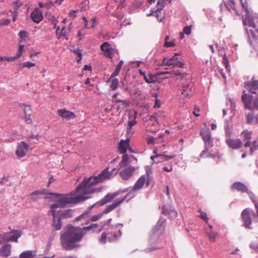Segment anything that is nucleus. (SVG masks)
<instances>
[{
    "mask_svg": "<svg viewBox=\"0 0 258 258\" xmlns=\"http://www.w3.org/2000/svg\"><path fill=\"white\" fill-rule=\"evenodd\" d=\"M99 225L97 223L82 228L79 227L69 226L65 228L60 233V243L62 247L67 250H71L79 246V243L85 235L84 231L92 230L98 231Z\"/></svg>",
    "mask_w": 258,
    "mask_h": 258,
    "instance_id": "obj_1",
    "label": "nucleus"
},
{
    "mask_svg": "<svg viewBox=\"0 0 258 258\" xmlns=\"http://www.w3.org/2000/svg\"><path fill=\"white\" fill-rule=\"evenodd\" d=\"M110 179L108 168L103 170L98 176L85 177L83 181L76 187V192H82L85 195H90L100 190L94 187L98 183L102 182L106 179Z\"/></svg>",
    "mask_w": 258,
    "mask_h": 258,
    "instance_id": "obj_2",
    "label": "nucleus"
},
{
    "mask_svg": "<svg viewBox=\"0 0 258 258\" xmlns=\"http://www.w3.org/2000/svg\"><path fill=\"white\" fill-rule=\"evenodd\" d=\"M76 197H72L70 195H63L56 193H50L55 198V201L58 202L62 207H64L68 204H77L80 202L85 201L91 197L81 192Z\"/></svg>",
    "mask_w": 258,
    "mask_h": 258,
    "instance_id": "obj_3",
    "label": "nucleus"
},
{
    "mask_svg": "<svg viewBox=\"0 0 258 258\" xmlns=\"http://www.w3.org/2000/svg\"><path fill=\"white\" fill-rule=\"evenodd\" d=\"M200 134L202 136L204 142L205 146V149L201 152L200 156L201 157H206L205 154H206L208 152L209 149L213 146V139L212 138L211 132L209 128L201 129Z\"/></svg>",
    "mask_w": 258,
    "mask_h": 258,
    "instance_id": "obj_4",
    "label": "nucleus"
},
{
    "mask_svg": "<svg viewBox=\"0 0 258 258\" xmlns=\"http://www.w3.org/2000/svg\"><path fill=\"white\" fill-rule=\"evenodd\" d=\"M21 236V232L19 230H12L9 232H5L0 234V245L6 244L9 242H17Z\"/></svg>",
    "mask_w": 258,
    "mask_h": 258,
    "instance_id": "obj_5",
    "label": "nucleus"
},
{
    "mask_svg": "<svg viewBox=\"0 0 258 258\" xmlns=\"http://www.w3.org/2000/svg\"><path fill=\"white\" fill-rule=\"evenodd\" d=\"M242 9L245 13L244 17L243 16V21L245 25L255 27V24L251 16L250 9L248 8L247 0H239Z\"/></svg>",
    "mask_w": 258,
    "mask_h": 258,
    "instance_id": "obj_6",
    "label": "nucleus"
},
{
    "mask_svg": "<svg viewBox=\"0 0 258 258\" xmlns=\"http://www.w3.org/2000/svg\"><path fill=\"white\" fill-rule=\"evenodd\" d=\"M146 182V175H143L136 181L134 186L130 190L126 188L122 192L128 191L126 197H129L130 199L133 198L135 196V192L142 189Z\"/></svg>",
    "mask_w": 258,
    "mask_h": 258,
    "instance_id": "obj_7",
    "label": "nucleus"
},
{
    "mask_svg": "<svg viewBox=\"0 0 258 258\" xmlns=\"http://www.w3.org/2000/svg\"><path fill=\"white\" fill-rule=\"evenodd\" d=\"M241 216L243 220L245 226L249 229L251 228L250 224L251 223V218L255 222L256 219V215L255 213L250 209H244L242 213Z\"/></svg>",
    "mask_w": 258,
    "mask_h": 258,
    "instance_id": "obj_8",
    "label": "nucleus"
},
{
    "mask_svg": "<svg viewBox=\"0 0 258 258\" xmlns=\"http://www.w3.org/2000/svg\"><path fill=\"white\" fill-rule=\"evenodd\" d=\"M100 48L104 52V55L110 59L112 58L113 55L118 53L117 50L112 48L108 42L102 43L100 46Z\"/></svg>",
    "mask_w": 258,
    "mask_h": 258,
    "instance_id": "obj_9",
    "label": "nucleus"
},
{
    "mask_svg": "<svg viewBox=\"0 0 258 258\" xmlns=\"http://www.w3.org/2000/svg\"><path fill=\"white\" fill-rule=\"evenodd\" d=\"M120 191H116L113 193L107 194L103 199L100 200L99 201L96 202L92 205V208L95 206H102L106 204L109 203L113 201L119 194Z\"/></svg>",
    "mask_w": 258,
    "mask_h": 258,
    "instance_id": "obj_10",
    "label": "nucleus"
},
{
    "mask_svg": "<svg viewBox=\"0 0 258 258\" xmlns=\"http://www.w3.org/2000/svg\"><path fill=\"white\" fill-rule=\"evenodd\" d=\"M29 149V145L24 141H21L17 143V149L16 154L19 158L24 157Z\"/></svg>",
    "mask_w": 258,
    "mask_h": 258,
    "instance_id": "obj_11",
    "label": "nucleus"
},
{
    "mask_svg": "<svg viewBox=\"0 0 258 258\" xmlns=\"http://www.w3.org/2000/svg\"><path fill=\"white\" fill-rule=\"evenodd\" d=\"M159 228L158 225L156 226L154 229V231L151 234L149 239L150 245L156 244L160 241V235L161 233V230H159Z\"/></svg>",
    "mask_w": 258,
    "mask_h": 258,
    "instance_id": "obj_12",
    "label": "nucleus"
},
{
    "mask_svg": "<svg viewBox=\"0 0 258 258\" xmlns=\"http://www.w3.org/2000/svg\"><path fill=\"white\" fill-rule=\"evenodd\" d=\"M153 153L155 155L152 156L151 157V159L154 162L156 163L162 162L164 161H167L171 159H172L175 157V155H166L163 154H158L157 151L156 150L153 151Z\"/></svg>",
    "mask_w": 258,
    "mask_h": 258,
    "instance_id": "obj_13",
    "label": "nucleus"
},
{
    "mask_svg": "<svg viewBox=\"0 0 258 258\" xmlns=\"http://www.w3.org/2000/svg\"><path fill=\"white\" fill-rule=\"evenodd\" d=\"M52 211L61 219L71 218L74 214V211L71 209Z\"/></svg>",
    "mask_w": 258,
    "mask_h": 258,
    "instance_id": "obj_14",
    "label": "nucleus"
},
{
    "mask_svg": "<svg viewBox=\"0 0 258 258\" xmlns=\"http://www.w3.org/2000/svg\"><path fill=\"white\" fill-rule=\"evenodd\" d=\"M135 171L134 167L128 166L122 169L119 172V175L123 180H127L133 175Z\"/></svg>",
    "mask_w": 258,
    "mask_h": 258,
    "instance_id": "obj_15",
    "label": "nucleus"
},
{
    "mask_svg": "<svg viewBox=\"0 0 258 258\" xmlns=\"http://www.w3.org/2000/svg\"><path fill=\"white\" fill-rule=\"evenodd\" d=\"M126 197L122 198L121 199H116L113 203L109 205L106 206L105 209L104 210L102 213L103 214H106L110 212L113 211L114 209L116 208L118 206H119L125 199Z\"/></svg>",
    "mask_w": 258,
    "mask_h": 258,
    "instance_id": "obj_16",
    "label": "nucleus"
},
{
    "mask_svg": "<svg viewBox=\"0 0 258 258\" xmlns=\"http://www.w3.org/2000/svg\"><path fill=\"white\" fill-rule=\"evenodd\" d=\"M158 75L163 74H172L175 76L179 77L181 80L186 79V77L188 76L186 73H182L179 70H173L170 71H162L158 73Z\"/></svg>",
    "mask_w": 258,
    "mask_h": 258,
    "instance_id": "obj_17",
    "label": "nucleus"
},
{
    "mask_svg": "<svg viewBox=\"0 0 258 258\" xmlns=\"http://www.w3.org/2000/svg\"><path fill=\"white\" fill-rule=\"evenodd\" d=\"M227 9L232 14L240 16V14L235 7V3L234 0H228L225 3Z\"/></svg>",
    "mask_w": 258,
    "mask_h": 258,
    "instance_id": "obj_18",
    "label": "nucleus"
},
{
    "mask_svg": "<svg viewBox=\"0 0 258 258\" xmlns=\"http://www.w3.org/2000/svg\"><path fill=\"white\" fill-rule=\"evenodd\" d=\"M52 226L53 229L56 230H60L62 227V222L61 219L60 218L57 214H56L52 210Z\"/></svg>",
    "mask_w": 258,
    "mask_h": 258,
    "instance_id": "obj_19",
    "label": "nucleus"
},
{
    "mask_svg": "<svg viewBox=\"0 0 258 258\" xmlns=\"http://www.w3.org/2000/svg\"><path fill=\"white\" fill-rule=\"evenodd\" d=\"M31 18L33 22L39 23L43 19V16L41 10L39 8H36L31 14Z\"/></svg>",
    "mask_w": 258,
    "mask_h": 258,
    "instance_id": "obj_20",
    "label": "nucleus"
},
{
    "mask_svg": "<svg viewBox=\"0 0 258 258\" xmlns=\"http://www.w3.org/2000/svg\"><path fill=\"white\" fill-rule=\"evenodd\" d=\"M226 143L229 146V147L234 149L240 148L242 144L241 141L239 139L235 140L231 138H228L226 139Z\"/></svg>",
    "mask_w": 258,
    "mask_h": 258,
    "instance_id": "obj_21",
    "label": "nucleus"
},
{
    "mask_svg": "<svg viewBox=\"0 0 258 258\" xmlns=\"http://www.w3.org/2000/svg\"><path fill=\"white\" fill-rule=\"evenodd\" d=\"M243 141H246L244 143L245 147H250L251 144L250 140L251 138L252 132L248 130H244L241 133Z\"/></svg>",
    "mask_w": 258,
    "mask_h": 258,
    "instance_id": "obj_22",
    "label": "nucleus"
},
{
    "mask_svg": "<svg viewBox=\"0 0 258 258\" xmlns=\"http://www.w3.org/2000/svg\"><path fill=\"white\" fill-rule=\"evenodd\" d=\"M231 188L233 190H236L242 192L249 193L247 186L244 184L240 182H234L232 184Z\"/></svg>",
    "mask_w": 258,
    "mask_h": 258,
    "instance_id": "obj_23",
    "label": "nucleus"
},
{
    "mask_svg": "<svg viewBox=\"0 0 258 258\" xmlns=\"http://www.w3.org/2000/svg\"><path fill=\"white\" fill-rule=\"evenodd\" d=\"M178 53H175L173 56L170 58L164 57L162 60V63L165 66H174L177 60Z\"/></svg>",
    "mask_w": 258,
    "mask_h": 258,
    "instance_id": "obj_24",
    "label": "nucleus"
},
{
    "mask_svg": "<svg viewBox=\"0 0 258 258\" xmlns=\"http://www.w3.org/2000/svg\"><path fill=\"white\" fill-rule=\"evenodd\" d=\"M4 244L0 248V256L7 257L11 254L12 246L7 243Z\"/></svg>",
    "mask_w": 258,
    "mask_h": 258,
    "instance_id": "obj_25",
    "label": "nucleus"
},
{
    "mask_svg": "<svg viewBox=\"0 0 258 258\" xmlns=\"http://www.w3.org/2000/svg\"><path fill=\"white\" fill-rule=\"evenodd\" d=\"M129 146L130 144L128 139L126 140H121L118 145V150L120 153L121 154L125 153Z\"/></svg>",
    "mask_w": 258,
    "mask_h": 258,
    "instance_id": "obj_26",
    "label": "nucleus"
},
{
    "mask_svg": "<svg viewBox=\"0 0 258 258\" xmlns=\"http://www.w3.org/2000/svg\"><path fill=\"white\" fill-rule=\"evenodd\" d=\"M59 116L65 118H71L75 117V114L72 112L68 111L66 109H61L58 110Z\"/></svg>",
    "mask_w": 258,
    "mask_h": 258,
    "instance_id": "obj_27",
    "label": "nucleus"
},
{
    "mask_svg": "<svg viewBox=\"0 0 258 258\" xmlns=\"http://www.w3.org/2000/svg\"><path fill=\"white\" fill-rule=\"evenodd\" d=\"M121 232L118 230L116 232H111L108 233V240L109 242H113L117 240L121 236Z\"/></svg>",
    "mask_w": 258,
    "mask_h": 258,
    "instance_id": "obj_28",
    "label": "nucleus"
},
{
    "mask_svg": "<svg viewBox=\"0 0 258 258\" xmlns=\"http://www.w3.org/2000/svg\"><path fill=\"white\" fill-rule=\"evenodd\" d=\"M140 74L141 76H142L145 81L148 83H154L156 82L155 77L154 76L149 74L148 75H146L145 73L140 70Z\"/></svg>",
    "mask_w": 258,
    "mask_h": 258,
    "instance_id": "obj_29",
    "label": "nucleus"
},
{
    "mask_svg": "<svg viewBox=\"0 0 258 258\" xmlns=\"http://www.w3.org/2000/svg\"><path fill=\"white\" fill-rule=\"evenodd\" d=\"M181 94H184V93H186L185 96L187 98H189L191 96V88L188 84H183L182 85V88L180 90Z\"/></svg>",
    "mask_w": 258,
    "mask_h": 258,
    "instance_id": "obj_30",
    "label": "nucleus"
},
{
    "mask_svg": "<svg viewBox=\"0 0 258 258\" xmlns=\"http://www.w3.org/2000/svg\"><path fill=\"white\" fill-rule=\"evenodd\" d=\"M181 94H184V93H186L185 96L187 98H189L191 96V88L188 84H183L182 85V88L180 90Z\"/></svg>",
    "mask_w": 258,
    "mask_h": 258,
    "instance_id": "obj_31",
    "label": "nucleus"
},
{
    "mask_svg": "<svg viewBox=\"0 0 258 258\" xmlns=\"http://www.w3.org/2000/svg\"><path fill=\"white\" fill-rule=\"evenodd\" d=\"M162 214L164 215H170L173 218L177 216V213L174 210H169L166 206H163L162 210Z\"/></svg>",
    "mask_w": 258,
    "mask_h": 258,
    "instance_id": "obj_32",
    "label": "nucleus"
},
{
    "mask_svg": "<svg viewBox=\"0 0 258 258\" xmlns=\"http://www.w3.org/2000/svg\"><path fill=\"white\" fill-rule=\"evenodd\" d=\"M35 251L32 250H28L23 252L20 255V258H37Z\"/></svg>",
    "mask_w": 258,
    "mask_h": 258,
    "instance_id": "obj_33",
    "label": "nucleus"
},
{
    "mask_svg": "<svg viewBox=\"0 0 258 258\" xmlns=\"http://www.w3.org/2000/svg\"><path fill=\"white\" fill-rule=\"evenodd\" d=\"M45 193L43 191L36 190L31 194V199L34 201H37L39 199H41L42 197Z\"/></svg>",
    "mask_w": 258,
    "mask_h": 258,
    "instance_id": "obj_34",
    "label": "nucleus"
},
{
    "mask_svg": "<svg viewBox=\"0 0 258 258\" xmlns=\"http://www.w3.org/2000/svg\"><path fill=\"white\" fill-rule=\"evenodd\" d=\"M59 26H58L56 29V33L57 36V37L58 38H60L61 36H63L65 37L66 39H69V37L68 36V35L67 34L65 27H62L60 31H59Z\"/></svg>",
    "mask_w": 258,
    "mask_h": 258,
    "instance_id": "obj_35",
    "label": "nucleus"
},
{
    "mask_svg": "<svg viewBox=\"0 0 258 258\" xmlns=\"http://www.w3.org/2000/svg\"><path fill=\"white\" fill-rule=\"evenodd\" d=\"M246 123L249 124L255 123V120L254 118V113L251 112L246 114Z\"/></svg>",
    "mask_w": 258,
    "mask_h": 258,
    "instance_id": "obj_36",
    "label": "nucleus"
},
{
    "mask_svg": "<svg viewBox=\"0 0 258 258\" xmlns=\"http://www.w3.org/2000/svg\"><path fill=\"white\" fill-rule=\"evenodd\" d=\"M128 160H129L128 156L126 154H124L122 156L121 161L120 162V163L118 165V167H119V168H121L127 165V164L128 163Z\"/></svg>",
    "mask_w": 258,
    "mask_h": 258,
    "instance_id": "obj_37",
    "label": "nucleus"
},
{
    "mask_svg": "<svg viewBox=\"0 0 258 258\" xmlns=\"http://www.w3.org/2000/svg\"><path fill=\"white\" fill-rule=\"evenodd\" d=\"M111 79V84L110 87L112 90H115L118 87L119 82L117 78H112Z\"/></svg>",
    "mask_w": 258,
    "mask_h": 258,
    "instance_id": "obj_38",
    "label": "nucleus"
},
{
    "mask_svg": "<svg viewBox=\"0 0 258 258\" xmlns=\"http://www.w3.org/2000/svg\"><path fill=\"white\" fill-rule=\"evenodd\" d=\"M250 147V153L252 154L254 151L258 149V142L256 140L253 141Z\"/></svg>",
    "mask_w": 258,
    "mask_h": 258,
    "instance_id": "obj_39",
    "label": "nucleus"
},
{
    "mask_svg": "<svg viewBox=\"0 0 258 258\" xmlns=\"http://www.w3.org/2000/svg\"><path fill=\"white\" fill-rule=\"evenodd\" d=\"M169 38V36L167 35L165 37V43L164 46L166 47H172L175 45V43L174 41H168V39Z\"/></svg>",
    "mask_w": 258,
    "mask_h": 258,
    "instance_id": "obj_40",
    "label": "nucleus"
},
{
    "mask_svg": "<svg viewBox=\"0 0 258 258\" xmlns=\"http://www.w3.org/2000/svg\"><path fill=\"white\" fill-rule=\"evenodd\" d=\"M22 66L20 68V70H21L24 68H31L35 66V63L31 62L30 61L24 62L22 64Z\"/></svg>",
    "mask_w": 258,
    "mask_h": 258,
    "instance_id": "obj_41",
    "label": "nucleus"
},
{
    "mask_svg": "<svg viewBox=\"0 0 258 258\" xmlns=\"http://www.w3.org/2000/svg\"><path fill=\"white\" fill-rule=\"evenodd\" d=\"M24 50V45L23 44H20L19 45V48L16 54V57H20L22 55V54Z\"/></svg>",
    "mask_w": 258,
    "mask_h": 258,
    "instance_id": "obj_42",
    "label": "nucleus"
},
{
    "mask_svg": "<svg viewBox=\"0 0 258 258\" xmlns=\"http://www.w3.org/2000/svg\"><path fill=\"white\" fill-rule=\"evenodd\" d=\"M107 238L108 239V233L106 234V232H103L101 235L100 242L102 243H105L106 242Z\"/></svg>",
    "mask_w": 258,
    "mask_h": 258,
    "instance_id": "obj_43",
    "label": "nucleus"
},
{
    "mask_svg": "<svg viewBox=\"0 0 258 258\" xmlns=\"http://www.w3.org/2000/svg\"><path fill=\"white\" fill-rule=\"evenodd\" d=\"M250 247L256 252H258V242L252 241L249 245Z\"/></svg>",
    "mask_w": 258,
    "mask_h": 258,
    "instance_id": "obj_44",
    "label": "nucleus"
},
{
    "mask_svg": "<svg viewBox=\"0 0 258 258\" xmlns=\"http://www.w3.org/2000/svg\"><path fill=\"white\" fill-rule=\"evenodd\" d=\"M57 208H63V207H62V206L58 202H56V203L51 204V212L52 213V210H55L54 209Z\"/></svg>",
    "mask_w": 258,
    "mask_h": 258,
    "instance_id": "obj_45",
    "label": "nucleus"
},
{
    "mask_svg": "<svg viewBox=\"0 0 258 258\" xmlns=\"http://www.w3.org/2000/svg\"><path fill=\"white\" fill-rule=\"evenodd\" d=\"M208 236L210 238V240L214 242L215 241V238L216 237V234L213 231H211L208 233Z\"/></svg>",
    "mask_w": 258,
    "mask_h": 258,
    "instance_id": "obj_46",
    "label": "nucleus"
},
{
    "mask_svg": "<svg viewBox=\"0 0 258 258\" xmlns=\"http://www.w3.org/2000/svg\"><path fill=\"white\" fill-rule=\"evenodd\" d=\"M251 200L254 204L255 208L256 209V213L257 214V216L256 215V219L255 220V222H258V202L256 201L255 199H254L252 197H251Z\"/></svg>",
    "mask_w": 258,
    "mask_h": 258,
    "instance_id": "obj_47",
    "label": "nucleus"
},
{
    "mask_svg": "<svg viewBox=\"0 0 258 258\" xmlns=\"http://www.w3.org/2000/svg\"><path fill=\"white\" fill-rule=\"evenodd\" d=\"M11 20L9 19H5L0 20V26H7L10 23Z\"/></svg>",
    "mask_w": 258,
    "mask_h": 258,
    "instance_id": "obj_48",
    "label": "nucleus"
},
{
    "mask_svg": "<svg viewBox=\"0 0 258 258\" xmlns=\"http://www.w3.org/2000/svg\"><path fill=\"white\" fill-rule=\"evenodd\" d=\"M103 214L102 213H99L97 215H93L91 218V220L92 221H96L98 220H99L101 217L103 216Z\"/></svg>",
    "mask_w": 258,
    "mask_h": 258,
    "instance_id": "obj_49",
    "label": "nucleus"
},
{
    "mask_svg": "<svg viewBox=\"0 0 258 258\" xmlns=\"http://www.w3.org/2000/svg\"><path fill=\"white\" fill-rule=\"evenodd\" d=\"M223 62L225 66V68H226L227 71H229L230 69V66L229 64V61L228 60V59L227 58L225 55H224V56L223 58Z\"/></svg>",
    "mask_w": 258,
    "mask_h": 258,
    "instance_id": "obj_50",
    "label": "nucleus"
},
{
    "mask_svg": "<svg viewBox=\"0 0 258 258\" xmlns=\"http://www.w3.org/2000/svg\"><path fill=\"white\" fill-rule=\"evenodd\" d=\"M125 81V78H124V80L121 82V87L123 88L126 91L131 92V89L125 84L124 81Z\"/></svg>",
    "mask_w": 258,
    "mask_h": 258,
    "instance_id": "obj_51",
    "label": "nucleus"
},
{
    "mask_svg": "<svg viewBox=\"0 0 258 258\" xmlns=\"http://www.w3.org/2000/svg\"><path fill=\"white\" fill-rule=\"evenodd\" d=\"M21 7V4L19 2H16L14 3V8L15 9L14 13L16 14L18 13V10H19V8Z\"/></svg>",
    "mask_w": 258,
    "mask_h": 258,
    "instance_id": "obj_52",
    "label": "nucleus"
},
{
    "mask_svg": "<svg viewBox=\"0 0 258 258\" xmlns=\"http://www.w3.org/2000/svg\"><path fill=\"white\" fill-rule=\"evenodd\" d=\"M200 213H201L200 217L203 220H204L205 221H206V222H208L209 218L207 217V214L205 212L201 211H200Z\"/></svg>",
    "mask_w": 258,
    "mask_h": 258,
    "instance_id": "obj_53",
    "label": "nucleus"
},
{
    "mask_svg": "<svg viewBox=\"0 0 258 258\" xmlns=\"http://www.w3.org/2000/svg\"><path fill=\"white\" fill-rule=\"evenodd\" d=\"M119 72H120V71L119 70L115 69V70L112 73L110 77L108 79V82L110 81V80L112 78H114L115 76H117L118 75Z\"/></svg>",
    "mask_w": 258,
    "mask_h": 258,
    "instance_id": "obj_54",
    "label": "nucleus"
},
{
    "mask_svg": "<svg viewBox=\"0 0 258 258\" xmlns=\"http://www.w3.org/2000/svg\"><path fill=\"white\" fill-rule=\"evenodd\" d=\"M19 35L21 38L25 39L27 37L28 33L26 31H20Z\"/></svg>",
    "mask_w": 258,
    "mask_h": 258,
    "instance_id": "obj_55",
    "label": "nucleus"
},
{
    "mask_svg": "<svg viewBox=\"0 0 258 258\" xmlns=\"http://www.w3.org/2000/svg\"><path fill=\"white\" fill-rule=\"evenodd\" d=\"M114 99L115 102H121L122 104L124 105L125 106H127L128 105V103L126 100L118 99V97H116V98Z\"/></svg>",
    "mask_w": 258,
    "mask_h": 258,
    "instance_id": "obj_56",
    "label": "nucleus"
},
{
    "mask_svg": "<svg viewBox=\"0 0 258 258\" xmlns=\"http://www.w3.org/2000/svg\"><path fill=\"white\" fill-rule=\"evenodd\" d=\"M27 138H28V139H29V140H31V139H35L36 140L38 141L40 137L38 134H32L31 135L28 136Z\"/></svg>",
    "mask_w": 258,
    "mask_h": 258,
    "instance_id": "obj_57",
    "label": "nucleus"
},
{
    "mask_svg": "<svg viewBox=\"0 0 258 258\" xmlns=\"http://www.w3.org/2000/svg\"><path fill=\"white\" fill-rule=\"evenodd\" d=\"M183 33L189 35L191 33V26H186L183 28Z\"/></svg>",
    "mask_w": 258,
    "mask_h": 258,
    "instance_id": "obj_58",
    "label": "nucleus"
},
{
    "mask_svg": "<svg viewBox=\"0 0 258 258\" xmlns=\"http://www.w3.org/2000/svg\"><path fill=\"white\" fill-rule=\"evenodd\" d=\"M52 5H53V4L52 2H49V3H45V4L41 3L39 4V7L41 8H43V7L49 8V7H50Z\"/></svg>",
    "mask_w": 258,
    "mask_h": 258,
    "instance_id": "obj_59",
    "label": "nucleus"
},
{
    "mask_svg": "<svg viewBox=\"0 0 258 258\" xmlns=\"http://www.w3.org/2000/svg\"><path fill=\"white\" fill-rule=\"evenodd\" d=\"M184 66V62L180 61H178V60H177V61L175 62V64H174V65L173 66L176 67L178 68H183Z\"/></svg>",
    "mask_w": 258,
    "mask_h": 258,
    "instance_id": "obj_60",
    "label": "nucleus"
},
{
    "mask_svg": "<svg viewBox=\"0 0 258 258\" xmlns=\"http://www.w3.org/2000/svg\"><path fill=\"white\" fill-rule=\"evenodd\" d=\"M111 220H112V219H111V218H110V219H108L107 221H104V222H103V225H102V226H101V227L99 229L98 231H99V232H100V231L102 230V229H103V227H104L105 225H107L109 224V223H110V222H111Z\"/></svg>",
    "mask_w": 258,
    "mask_h": 258,
    "instance_id": "obj_61",
    "label": "nucleus"
},
{
    "mask_svg": "<svg viewBox=\"0 0 258 258\" xmlns=\"http://www.w3.org/2000/svg\"><path fill=\"white\" fill-rule=\"evenodd\" d=\"M118 172V170L116 168H113L112 170L109 172L110 178L115 176Z\"/></svg>",
    "mask_w": 258,
    "mask_h": 258,
    "instance_id": "obj_62",
    "label": "nucleus"
},
{
    "mask_svg": "<svg viewBox=\"0 0 258 258\" xmlns=\"http://www.w3.org/2000/svg\"><path fill=\"white\" fill-rule=\"evenodd\" d=\"M75 53L78 55L79 57V59H78V61H80L82 59V53L81 50L80 49H77L74 51Z\"/></svg>",
    "mask_w": 258,
    "mask_h": 258,
    "instance_id": "obj_63",
    "label": "nucleus"
},
{
    "mask_svg": "<svg viewBox=\"0 0 258 258\" xmlns=\"http://www.w3.org/2000/svg\"><path fill=\"white\" fill-rule=\"evenodd\" d=\"M137 123V121L135 119L132 120L128 121V128L129 129H131L133 126L135 125Z\"/></svg>",
    "mask_w": 258,
    "mask_h": 258,
    "instance_id": "obj_64",
    "label": "nucleus"
}]
</instances>
